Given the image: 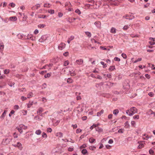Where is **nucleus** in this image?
<instances>
[{
    "label": "nucleus",
    "mask_w": 155,
    "mask_h": 155,
    "mask_svg": "<svg viewBox=\"0 0 155 155\" xmlns=\"http://www.w3.org/2000/svg\"><path fill=\"white\" fill-rule=\"evenodd\" d=\"M137 112V110L135 107H133L130 108V109L126 111V113L130 116H132L136 114Z\"/></svg>",
    "instance_id": "nucleus-1"
},
{
    "label": "nucleus",
    "mask_w": 155,
    "mask_h": 155,
    "mask_svg": "<svg viewBox=\"0 0 155 155\" xmlns=\"http://www.w3.org/2000/svg\"><path fill=\"white\" fill-rule=\"evenodd\" d=\"M16 129L18 130V131H19L21 134L22 132H23L22 130H26L27 129V127L23 124H20L18 127L16 128Z\"/></svg>",
    "instance_id": "nucleus-2"
},
{
    "label": "nucleus",
    "mask_w": 155,
    "mask_h": 155,
    "mask_svg": "<svg viewBox=\"0 0 155 155\" xmlns=\"http://www.w3.org/2000/svg\"><path fill=\"white\" fill-rule=\"evenodd\" d=\"M10 141H11V139H10L8 138L4 139L2 141V144L4 145H6L9 143Z\"/></svg>",
    "instance_id": "nucleus-3"
},
{
    "label": "nucleus",
    "mask_w": 155,
    "mask_h": 155,
    "mask_svg": "<svg viewBox=\"0 0 155 155\" xmlns=\"http://www.w3.org/2000/svg\"><path fill=\"white\" fill-rule=\"evenodd\" d=\"M12 146L15 147H17L18 148L19 150H22L23 149V147L22 146L21 143L20 142H18L16 144H12Z\"/></svg>",
    "instance_id": "nucleus-4"
},
{
    "label": "nucleus",
    "mask_w": 155,
    "mask_h": 155,
    "mask_svg": "<svg viewBox=\"0 0 155 155\" xmlns=\"http://www.w3.org/2000/svg\"><path fill=\"white\" fill-rule=\"evenodd\" d=\"M66 45L63 42H61L58 46V49L62 50L65 47Z\"/></svg>",
    "instance_id": "nucleus-5"
},
{
    "label": "nucleus",
    "mask_w": 155,
    "mask_h": 155,
    "mask_svg": "<svg viewBox=\"0 0 155 155\" xmlns=\"http://www.w3.org/2000/svg\"><path fill=\"white\" fill-rule=\"evenodd\" d=\"M149 43L151 45H155V38H149Z\"/></svg>",
    "instance_id": "nucleus-6"
},
{
    "label": "nucleus",
    "mask_w": 155,
    "mask_h": 155,
    "mask_svg": "<svg viewBox=\"0 0 155 155\" xmlns=\"http://www.w3.org/2000/svg\"><path fill=\"white\" fill-rule=\"evenodd\" d=\"M46 40V35H44L41 36V38L39 39V42H43L44 41H45Z\"/></svg>",
    "instance_id": "nucleus-7"
},
{
    "label": "nucleus",
    "mask_w": 155,
    "mask_h": 155,
    "mask_svg": "<svg viewBox=\"0 0 155 155\" xmlns=\"http://www.w3.org/2000/svg\"><path fill=\"white\" fill-rule=\"evenodd\" d=\"M77 64L78 65H81L83 63V61L82 59H79L78 60H77L76 61Z\"/></svg>",
    "instance_id": "nucleus-8"
},
{
    "label": "nucleus",
    "mask_w": 155,
    "mask_h": 155,
    "mask_svg": "<svg viewBox=\"0 0 155 155\" xmlns=\"http://www.w3.org/2000/svg\"><path fill=\"white\" fill-rule=\"evenodd\" d=\"M40 7V4H38L35 5V6L31 7V9L34 10L35 9H38Z\"/></svg>",
    "instance_id": "nucleus-9"
},
{
    "label": "nucleus",
    "mask_w": 155,
    "mask_h": 155,
    "mask_svg": "<svg viewBox=\"0 0 155 155\" xmlns=\"http://www.w3.org/2000/svg\"><path fill=\"white\" fill-rule=\"evenodd\" d=\"M34 104V102L33 101H29L28 103L27 104V108H30Z\"/></svg>",
    "instance_id": "nucleus-10"
},
{
    "label": "nucleus",
    "mask_w": 155,
    "mask_h": 155,
    "mask_svg": "<svg viewBox=\"0 0 155 155\" xmlns=\"http://www.w3.org/2000/svg\"><path fill=\"white\" fill-rule=\"evenodd\" d=\"M94 25H96V27L100 28L101 27V23L99 21H97L94 22Z\"/></svg>",
    "instance_id": "nucleus-11"
},
{
    "label": "nucleus",
    "mask_w": 155,
    "mask_h": 155,
    "mask_svg": "<svg viewBox=\"0 0 155 155\" xmlns=\"http://www.w3.org/2000/svg\"><path fill=\"white\" fill-rule=\"evenodd\" d=\"M99 125H100V124H93V125H92V126H91V127H90V129L91 130H92V129H93L96 127H97Z\"/></svg>",
    "instance_id": "nucleus-12"
},
{
    "label": "nucleus",
    "mask_w": 155,
    "mask_h": 155,
    "mask_svg": "<svg viewBox=\"0 0 155 155\" xmlns=\"http://www.w3.org/2000/svg\"><path fill=\"white\" fill-rule=\"evenodd\" d=\"M4 44H3V42L0 43V52L2 51L4 48Z\"/></svg>",
    "instance_id": "nucleus-13"
},
{
    "label": "nucleus",
    "mask_w": 155,
    "mask_h": 155,
    "mask_svg": "<svg viewBox=\"0 0 155 155\" xmlns=\"http://www.w3.org/2000/svg\"><path fill=\"white\" fill-rule=\"evenodd\" d=\"M34 94L32 92H30L27 94V97L28 98H30L33 97Z\"/></svg>",
    "instance_id": "nucleus-14"
},
{
    "label": "nucleus",
    "mask_w": 155,
    "mask_h": 155,
    "mask_svg": "<svg viewBox=\"0 0 155 155\" xmlns=\"http://www.w3.org/2000/svg\"><path fill=\"white\" fill-rule=\"evenodd\" d=\"M148 114L149 115L153 114V117H155V113L153 111L151 110H149L148 111V112H147Z\"/></svg>",
    "instance_id": "nucleus-15"
},
{
    "label": "nucleus",
    "mask_w": 155,
    "mask_h": 155,
    "mask_svg": "<svg viewBox=\"0 0 155 155\" xmlns=\"http://www.w3.org/2000/svg\"><path fill=\"white\" fill-rule=\"evenodd\" d=\"M110 32L113 33L115 34L116 32V30L114 27H112L110 29Z\"/></svg>",
    "instance_id": "nucleus-16"
},
{
    "label": "nucleus",
    "mask_w": 155,
    "mask_h": 155,
    "mask_svg": "<svg viewBox=\"0 0 155 155\" xmlns=\"http://www.w3.org/2000/svg\"><path fill=\"white\" fill-rule=\"evenodd\" d=\"M56 136L59 137H62L63 134L62 133L58 132L56 134Z\"/></svg>",
    "instance_id": "nucleus-17"
},
{
    "label": "nucleus",
    "mask_w": 155,
    "mask_h": 155,
    "mask_svg": "<svg viewBox=\"0 0 155 155\" xmlns=\"http://www.w3.org/2000/svg\"><path fill=\"white\" fill-rule=\"evenodd\" d=\"M139 145L138 147V149H141L144 147V144L140 142H139Z\"/></svg>",
    "instance_id": "nucleus-18"
},
{
    "label": "nucleus",
    "mask_w": 155,
    "mask_h": 155,
    "mask_svg": "<svg viewBox=\"0 0 155 155\" xmlns=\"http://www.w3.org/2000/svg\"><path fill=\"white\" fill-rule=\"evenodd\" d=\"M130 25V24L129 25H126L123 27V29L125 31L127 30L129 28Z\"/></svg>",
    "instance_id": "nucleus-19"
},
{
    "label": "nucleus",
    "mask_w": 155,
    "mask_h": 155,
    "mask_svg": "<svg viewBox=\"0 0 155 155\" xmlns=\"http://www.w3.org/2000/svg\"><path fill=\"white\" fill-rule=\"evenodd\" d=\"M44 110V109L43 108L41 107H40L38 109V111H37V113L38 114H41V113L43 112Z\"/></svg>",
    "instance_id": "nucleus-20"
},
{
    "label": "nucleus",
    "mask_w": 155,
    "mask_h": 155,
    "mask_svg": "<svg viewBox=\"0 0 155 155\" xmlns=\"http://www.w3.org/2000/svg\"><path fill=\"white\" fill-rule=\"evenodd\" d=\"M104 112V110H102L101 111L98 112L97 113V116H100Z\"/></svg>",
    "instance_id": "nucleus-21"
},
{
    "label": "nucleus",
    "mask_w": 155,
    "mask_h": 155,
    "mask_svg": "<svg viewBox=\"0 0 155 155\" xmlns=\"http://www.w3.org/2000/svg\"><path fill=\"white\" fill-rule=\"evenodd\" d=\"M27 39H30L32 40H34V38L32 37V35H31L28 34L27 35Z\"/></svg>",
    "instance_id": "nucleus-22"
},
{
    "label": "nucleus",
    "mask_w": 155,
    "mask_h": 155,
    "mask_svg": "<svg viewBox=\"0 0 155 155\" xmlns=\"http://www.w3.org/2000/svg\"><path fill=\"white\" fill-rule=\"evenodd\" d=\"M17 19L15 16H12L9 18V20L10 21L13 20L14 21H16Z\"/></svg>",
    "instance_id": "nucleus-23"
},
{
    "label": "nucleus",
    "mask_w": 155,
    "mask_h": 155,
    "mask_svg": "<svg viewBox=\"0 0 155 155\" xmlns=\"http://www.w3.org/2000/svg\"><path fill=\"white\" fill-rule=\"evenodd\" d=\"M46 26V25L43 24H40L38 25V28H45V27Z\"/></svg>",
    "instance_id": "nucleus-24"
},
{
    "label": "nucleus",
    "mask_w": 155,
    "mask_h": 155,
    "mask_svg": "<svg viewBox=\"0 0 155 155\" xmlns=\"http://www.w3.org/2000/svg\"><path fill=\"white\" fill-rule=\"evenodd\" d=\"M48 12L51 14H53L54 13V11L52 9L48 10Z\"/></svg>",
    "instance_id": "nucleus-25"
},
{
    "label": "nucleus",
    "mask_w": 155,
    "mask_h": 155,
    "mask_svg": "<svg viewBox=\"0 0 155 155\" xmlns=\"http://www.w3.org/2000/svg\"><path fill=\"white\" fill-rule=\"evenodd\" d=\"M67 82L68 83H71L73 82V81L71 78H69L67 80Z\"/></svg>",
    "instance_id": "nucleus-26"
},
{
    "label": "nucleus",
    "mask_w": 155,
    "mask_h": 155,
    "mask_svg": "<svg viewBox=\"0 0 155 155\" xmlns=\"http://www.w3.org/2000/svg\"><path fill=\"white\" fill-rule=\"evenodd\" d=\"M7 112V110H5L4 111V113H3L2 114L1 116V118H4L6 114V113Z\"/></svg>",
    "instance_id": "nucleus-27"
},
{
    "label": "nucleus",
    "mask_w": 155,
    "mask_h": 155,
    "mask_svg": "<svg viewBox=\"0 0 155 155\" xmlns=\"http://www.w3.org/2000/svg\"><path fill=\"white\" fill-rule=\"evenodd\" d=\"M51 5L49 4L45 3L44 4V7L46 8H50Z\"/></svg>",
    "instance_id": "nucleus-28"
},
{
    "label": "nucleus",
    "mask_w": 155,
    "mask_h": 155,
    "mask_svg": "<svg viewBox=\"0 0 155 155\" xmlns=\"http://www.w3.org/2000/svg\"><path fill=\"white\" fill-rule=\"evenodd\" d=\"M41 133V131L40 130L36 131L35 134L38 135H40Z\"/></svg>",
    "instance_id": "nucleus-29"
},
{
    "label": "nucleus",
    "mask_w": 155,
    "mask_h": 155,
    "mask_svg": "<svg viewBox=\"0 0 155 155\" xmlns=\"http://www.w3.org/2000/svg\"><path fill=\"white\" fill-rule=\"evenodd\" d=\"M95 130L98 132H102V129L98 127L97 128H95Z\"/></svg>",
    "instance_id": "nucleus-30"
},
{
    "label": "nucleus",
    "mask_w": 155,
    "mask_h": 155,
    "mask_svg": "<svg viewBox=\"0 0 155 155\" xmlns=\"http://www.w3.org/2000/svg\"><path fill=\"white\" fill-rule=\"evenodd\" d=\"M35 119L38 120V121H40L41 119V118H40L39 116L38 115L36 116L35 117Z\"/></svg>",
    "instance_id": "nucleus-31"
},
{
    "label": "nucleus",
    "mask_w": 155,
    "mask_h": 155,
    "mask_svg": "<svg viewBox=\"0 0 155 155\" xmlns=\"http://www.w3.org/2000/svg\"><path fill=\"white\" fill-rule=\"evenodd\" d=\"M119 113V110L117 109H115L113 111V114L115 115H117Z\"/></svg>",
    "instance_id": "nucleus-32"
},
{
    "label": "nucleus",
    "mask_w": 155,
    "mask_h": 155,
    "mask_svg": "<svg viewBox=\"0 0 155 155\" xmlns=\"http://www.w3.org/2000/svg\"><path fill=\"white\" fill-rule=\"evenodd\" d=\"M10 72V70L9 69H5L4 70V73L5 74H8Z\"/></svg>",
    "instance_id": "nucleus-33"
},
{
    "label": "nucleus",
    "mask_w": 155,
    "mask_h": 155,
    "mask_svg": "<svg viewBox=\"0 0 155 155\" xmlns=\"http://www.w3.org/2000/svg\"><path fill=\"white\" fill-rule=\"evenodd\" d=\"M70 75L72 76H74L76 74L74 71H70Z\"/></svg>",
    "instance_id": "nucleus-34"
},
{
    "label": "nucleus",
    "mask_w": 155,
    "mask_h": 155,
    "mask_svg": "<svg viewBox=\"0 0 155 155\" xmlns=\"http://www.w3.org/2000/svg\"><path fill=\"white\" fill-rule=\"evenodd\" d=\"M133 118L134 120H138L139 119V116L138 115H136L134 116Z\"/></svg>",
    "instance_id": "nucleus-35"
},
{
    "label": "nucleus",
    "mask_w": 155,
    "mask_h": 155,
    "mask_svg": "<svg viewBox=\"0 0 155 155\" xmlns=\"http://www.w3.org/2000/svg\"><path fill=\"white\" fill-rule=\"evenodd\" d=\"M115 69V68L114 66H111L109 68V70L110 71H113L114 69Z\"/></svg>",
    "instance_id": "nucleus-36"
},
{
    "label": "nucleus",
    "mask_w": 155,
    "mask_h": 155,
    "mask_svg": "<svg viewBox=\"0 0 155 155\" xmlns=\"http://www.w3.org/2000/svg\"><path fill=\"white\" fill-rule=\"evenodd\" d=\"M87 152V151L86 149H83L82 150V153L84 154H86Z\"/></svg>",
    "instance_id": "nucleus-37"
},
{
    "label": "nucleus",
    "mask_w": 155,
    "mask_h": 155,
    "mask_svg": "<svg viewBox=\"0 0 155 155\" xmlns=\"http://www.w3.org/2000/svg\"><path fill=\"white\" fill-rule=\"evenodd\" d=\"M89 141L90 143H93L94 141H95V139L93 138H91L89 139Z\"/></svg>",
    "instance_id": "nucleus-38"
},
{
    "label": "nucleus",
    "mask_w": 155,
    "mask_h": 155,
    "mask_svg": "<svg viewBox=\"0 0 155 155\" xmlns=\"http://www.w3.org/2000/svg\"><path fill=\"white\" fill-rule=\"evenodd\" d=\"M85 34L87 35V36L90 37L91 36V33H90V32H89L88 31H87L85 32Z\"/></svg>",
    "instance_id": "nucleus-39"
},
{
    "label": "nucleus",
    "mask_w": 155,
    "mask_h": 155,
    "mask_svg": "<svg viewBox=\"0 0 155 155\" xmlns=\"http://www.w3.org/2000/svg\"><path fill=\"white\" fill-rule=\"evenodd\" d=\"M125 127L128 128L129 127V124L128 122V121H127L124 124Z\"/></svg>",
    "instance_id": "nucleus-40"
},
{
    "label": "nucleus",
    "mask_w": 155,
    "mask_h": 155,
    "mask_svg": "<svg viewBox=\"0 0 155 155\" xmlns=\"http://www.w3.org/2000/svg\"><path fill=\"white\" fill-rule=\"evenodd\" d=\"M39 18H45L46 17V15H40L38 16Z\"/></svg>",
    "instance_id": "nucleus-41"
},
{
    "label": "nucleus",
    "mask_w": 155,
    "mask_h": 155,
    "mask_svg": "<svg viewBox=\"0 0 155 155\" xmlns=\"http://www.w3.org/2000/svg\"><path fill=\"white\" fill-rule=\"evenodd\" d=\"M101 64L103 65V67H104V68H105L107 67V65L106 64H104V62H103L101 61Z\"/></svg>",
    "instance_id": "nucleus-42"
},
{
    "label": "nucleus",
    "mask_w": 155,
    "mask_h": 155,
    "mask_svg": "<svg viewBox=\"0 0 155 155\" xmlns=\"http://www.w3.org/2000/svg\"><path fill=\"white\" fill-rule=\"evenodd\" d=\"M27 98H28L27 97H26L23 96H21V99L22 101L26 100L27 99Z\"/></svg>",
    "instance_id": "nucleus-43"
},
{
    "label": "nucleus",
    "mask_w": 155,
    "mask_h": 155,
    "mask_svg": "<svg viewBox=\"0 0 155 155\" xmlns=\"http://www.w3.org/2000/svg\"><path fill=\"white\" fill-rule=\"evenodd\" d=\"M75 12L76 13H77L79 15H80L81 14V12H80V10L78 9H77L75 11Z\"/></svg>",
    "instance_id": "nucleus-44"
},
{
    "label": "nucleus",
    "mask_w": 155,
    "mask_h": 155,
    "mask_svg": "<svg viewBox=\"0 0 155 155\" xmlns=\"http://www.w3.org/2000/svg\"><path fill=\"white\" fill-rule=\"evenodd\" d=\"M63 16V13L61 12H59L58 13V16L60 18L62 17Z\"/></svg>",
    "instance_id": "nucleus-45"
},
{
    "label": "nucleus",
    "mask_w": 155,
    "mask_h": 155,
    "mask_svg": "<svg viewBox=\"0 0 155 155\" xmlns=\"http://www.w3.org/2000/svg\"><path fill=\"white\" fill-rule=\"evenodd\" d=\"M42 137L46 138L47 137V136L45 133L43 132L42 133Z\"/></svg>",
    "instance_id": "nucleus-46"
},
{
    "label": "nucleus",
    "mask_w": 155,
    "mask_h": 155,
    "mask_svg": "<svg viewBox=\"0 0 155 155\" xmlns=\"http://www.w3.org/2000/svg\"><path fill=\"white\" fill-rule=\"evenodd\" d=\"M142 60V58H139L137 59V60H135L134 61V63H137L138 61H141Z\"/></svg>",
    "instance_id": "nucleus-47"
},
{
    "label": "nucleus",
    "mask_w": 155,
    "mask_h": 155,
    "mask_svg": "<svg viewBox=\"0 0 155 155\" xmlns=\"http://www.w3.org/2000/svg\"><path fill=\"white\" fill-rule=\"evenodd\" d=\"M121 56L124 59H126L127 58V56L124 53L122 54Z\"/></svg>",
    "instance_id": "nucleus-48"
},
{
    "label": "nucleus",
    "mask_w": 155,
    "mask_h": 155,
    "mask_svg": "<svg viewBox=\"0 0 155 155\" xmlns=\"http://www.w3.org/2000/svg\"><path fill=\"white\" fill-rule=\"evenodd\" d=\"M14 110H17L19 109V106L18 105H15L14 106Z\"/></svg>",
    "instance_id": "nucleus-49"
},
{
    "label": "nucleus",
    "mask_w": 155,
    "mask_h": 155,
    "mask_svg": "<svg viewBox=\"0 0 155 155\" xmlns=\"http://www.w3.org/2000/svg\"><path fill=\"white\" fill-rule=\"evenodd\" d=\"M69 62L68 61H66L64 63V66H66L69 64Z\"/></svg>",
    "instance_id": "nucleus-50"
},
{
    "label": "nucleus",
    "mask_w": 155,
    "mask_h": 155,
    "mask_svg": "<svg viewBox=\"0 0 155 155\" xmlns=\"http://www.w3.org/2000/svg\"><path fill=\"white\" fill-rule=\"evenodd\" d=\"M147 136L145 134L143 136V138L144 140H147Z\"/></svg>",
    "instance_id": "nucleus-51"
},
{
    "label": "nucleus",
    "mask_w": 155,
    "mask_h": 155,
    "mask_svg": "<svg viewBox=\"0 0 155 155\" xmlns=\"http://www.w3.org/2000/svg\"><path fill=\"white\" fill-rule=\"evenodd\" d=\"M15 84V83H14V82H9V83H8V85H9L10 86V87H12L13 86L14 84Z\"/></svg>",
    "instance_id": "nucleus-52"
},
{
    "label": "nucleus",
    "mask_w": 155,
    "mask_h": 155,
    "mask_svg": "<svg viewBox=\"0 0 155 155\" xmlns=\"http://www.w3.org/2000/svg\"><path fill=\"white\" fill-rule=\"evenodd\" d=\"M148 95H149V96L152 97L153 96L154 94L153 92H150L148 93Z\"/></svg>",
    "instance_id": "nucleus-53"
},
{
    "label": "nucleus",
    "mask_w": 155,
    "mask_h": 155,
    "mask_svg": "<svg viewBox=\"0 0 155 155\" xmlns=\"http://www.w3.org/2000/svg\"><path fill=\"white\" fill-rule=\"evenodd\" d=\"M9 5L11 6V7L12 8H14L15 7V4L13 3H12L9 4Z\"/></svg>",
    "instance_id": "nucleus-54"
},
{
    "label": "nucleus",
    "mask_w": 155,
    "mask_h": 155,
    "mask_svg": "<svg viewBox=\"0 0 155 155\" xmlns=\"http://www.w3.org/2000/svg\"><path fill=\"white\" fill-rule=\"evenodd\" d=\"M53 64H50L48 65H47L45 66H48V67L49 68V69H50L51 67L52 66Z\"/></svg>",
    "instance_id": "nucleus-55"
},
{
    "label": "nucleus",
    "mask_w": 155,
    "mask_h": 155,
    "mask_svg": "<svg viewBox=\"0 0 155 155\" xmlns=\"http://www.w3.org/2000/svg\"><path fill=\"white\" fill-rule=\"evenodd\" d=\"M74 38V36H71L70 37H69L68 38V40H72Z\"/></svg>",
    "instance_id": "nucleus-56"
},
{
    "label": "nucleus",
    "mask_w": 155,
    "mask_h": 155,
    "mask_svg": "<svg viewBox=\"0 0 155 155\" xmlns=\"http://www.w3.org/2000/svg\"><path fill=\"white\" fill-rule=\"evenodd\" d=\"M81 129H78L76 130V133L77 134H78L80 132H81Z\"/></svg>",
    "instance_id": "nucleus-57"
},
{
    "label": "nucleus",
    "mask_w": 155,
    "mask_h": 155,
    "mask_svg": "<svg viewBox=\"0 0 155 155\" xmlns=\"http://www.w3.org/2000/svg\"><path fill=\"white\" fill-rule=\"evenodd\" d=\"M69 55V53L68 52H65L63 53V55L65 56H67Z\"/></svg>",
    "instance_id": "nucleus-58"
},
{
    "label": "nucleus",
    "mask_w": 155,
    "mask_h": 155,
    "mask_svg": "<svg viewBox=\"0 0 155 155\" xmlns=\"http://www.w3.org/2000/svg\"><path fill=\"white\" fill-rule=\"evenodd\" d=\"M68 21L71 22H72L73 21V20L72 18H68Z\"/></svg>",
    "instance_id": "nucleus-59"
},
{
    "label": "nucleus",
    "mask_w": 155,
    "mask_h": 155,
    "mask_svg": "<svg viewBox=\"0 0 155 155\" xmlns=\"http://www.w3.org/2000/svg\"><path fill=\"white\" fill-rule=\"evenodd\" d=\"M114 60L116 61H120V59L119 58L117 57H116L115 58H114Z\"/></svg>",
    "instance_id": "nucleus-60"
},
{
    "label": "nucleus",
    "mask_w": 155,
    "mask_h": 155,
    "mask_svg": "<svg viewBox=\"0 0 155 155\" xmlns=\"http://www.w3.org/2000/svg\"><path fill=\"white\" fill-rule=\"evenodd\" d=\"M129 17V16L128 15H127L124 16H123V18L125 19H128V17Z\"/></svg>",
    "instance_id": "nucleus-61"
},
{
    "label": "nucleus",
    "mask_w": 155,
    "mask_h": 155,
    "mask_svg": "<svg viewBox=\"0 0 155 155\" xmlns=\"http://www.w3.org/2000/svg\"><path fill=\"white\" fill-rule=\"evenodd\" d=\"M38 31L37 29H36L35 30V31H34V33L35 35H37L38 34Z\"/></svg>",
    "instance_id": "nucleus-62"
},
{
    "label": "nucleus",
    "mask_w": 155,
    "mask_h": 155,
    "mask_svg": "<svg viewBox=\"0 0 155 155\" xmlns=\"http://www.w3.org/2000/svg\"><path fill=\"white\" fill-rule=\"evenodd\" d=\"M42 101L43 102V103H45L46 102V99L45 97H43L42 98Z\"/></svg>",
    "instance_id": "nucleus-63"
},
{
    "label": "nucleus",
    "mask_w": 155,
    "mask_h": 155,
    "mask_svg": "<svg viewBox=\"0 0 155 155\" xmlns=\"http://www.w3.org/2000/svg\"><path fill=\"white\" fill-rule=\"evenodd\" d=\"M47 131H48V132H49L50 133H51L52 131V129L50 128H48V129H47Z\"/></svg>",
    "instance_id": "nucleus-64"
}]
</instances>
